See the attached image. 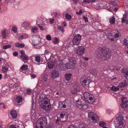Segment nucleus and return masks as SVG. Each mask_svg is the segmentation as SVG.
Returning a JSON list of instances; mask_svg holds the SVG:
<instances>
[{"mask_svg": "<svg viewBox=\"0 0 128 128\" xmlns=\"http://www.w3.org/2000/svg\"><path fill=\"white\" fill-rule=\"evenodd\" d=\"M9 128H16V126L14 125H13V124H11L10 125Z\"/></svg>", "mask_w": 128, "mask_h": 128, "instance_id": "13d9d810", "label": "nucleus"}, {"mask_svg": "<svg viewBox=\"0 0 128 128\" xmlns=\"http://www.w3.org/2000/svg\"><path fill=\"white\" fill-rule=\"evenodd\" d=\"M19 53L21 55V59L22 61H24L25 60H28V56L26 54L24 50H20L19 51Z\"/></svg>", "mask_w": 128, "mask_h": 128, "instance_id": "ddd939ff", "label": "nucleus"}, {"mask_svg": "<svg viewBox=\"0 0 128 128\" xmlns=\"http://www.w3.org/2000/svg\"><path fill=\"white\" fill-rule=\"evenodd\" d=\"M120 36L119 34L116 30H114L110 31L109 33L108 36L112 41H116L115 38H118Z\"/></svg>", "mask_w": 128, "mask_h": 128, "instance_id": "423d86ee", "label": "nucleus"}, {"mask_svg": "<svg viewBox=\"0 0 128 128\" xmlns=\"http://www.w3.org/2000/svg\"><path fill=\"white\" fill-rule=\"evenodd\" d=\"M22 100V98L20 96H17L16 97V100L17 102L19 103L21 102Z\"/></svg>", "mask_w": 128, "mask_h": 128, "instance_id": "4c0bfd02", "label": "nucleus"}, {"mask_svg": "<svg viewBox=\"0 0 128 128\" xmlns=\"http://www.w3.org/2000/svg\"><path fill=\"white\" fill-rule=\"evenodd\" d=\"M126 85L127 83L126 81H122L118 84L119 88L124 87V86H126Z\"/></svg>", "mask_w": 128, "mask_h": 128, "instance_id": "b1692460", "label": "nucleus"}, {"mask_svg": "<svg viewBox=\"0 0 128 128\" xmlns=\"http://www.w3.org/2000/svg\"><path fill=\"white\" fill-rule=\"evenodd\" d=\"M112 109H108L106 110V113L108 114H111V113H112Z\"/></svg>", "mask_w": 128, "mask_h": 128, "instance_id": "09e8293b", "label": "nucleus"}, {"mask_svg": "<svg viewBox=\"0 0 128 128\" xmlns=\"http://www.w3.org/2000/svg\"><path fill=\"white\" fill-rule=\"evenodd\" d=\"M99 121V118L98 115L96 114H94L92 122L94 123H96Z\"/></svg>", "mask_w": 128, "mask_h": 128, "instance_id": "412c9836", "label": "nucleus"}, {"mask_svg": "<svg viewBox=\"0 0 128 128\" xmlns=\"http://www.w3.org/2000/svg\"><path fill=\"white\" fill-rule=\"evenodd\" d=\"M83 2L85 3H90V2L88 0H83Z\"/></svg>", "mask_w": 128, "mask_h": 128, "instance_id": "680f3d73", "label": "nucleus"}, {"mask_svg": "<svg viewBox=\"0 0 128 128\" xmlns=\"http://www.w3.org/2000/svg\"><path fill=\"white\" fill-rule=\"evenodd\" d=\"M25 35H26V34H24L23 35H20L18 38V40H20V39H23L24 37V36H25ZM26 35L27 36V37H28V35Z\"/></svg>", "mask_w": 128, "mask_h": 128, "instance_id": "de8ad7c7", "label": "nucleus"}, {"mask_svg": "<svg viewBox=\"0 0 128 128\" xmlns=\"http://www.w3.org/2000/svg\"><path fill=\"white\" fill-rule=\"evenodd\" d=\"M46 40H51L52 39L51 36L50 35H48L46 36Z\"/></svg>", "mask_w": 128, "mask_h": 128, "instance_id": "3c124183", "label": "nucleus"}, {"mask_svg": "<svg viewBox=\"0 0 128 128\" xmlns=\"http://www.w3.org/2000/svg\"><path fill=\"white\" fill-rule=\"evenodd\" d=\"M35 61L38 62H40V56H36L35 57Z\"/></svg>", "mask_w": 128, "mask_h": 128, "instance_id": "a18cd8bd", "label": "nucleus"}, {"mask_svg": "<svg viewBox=\"0 0 128 128\" xmlns=\"http://www.w3.org/2000/svg\"><path fill=\"white\" fill-rule=\"evenodd\" d=\"M76 105L80 110H85L88 107V102L84 99H79L76 101Z\"/></svg>", "mask_w": 128, "mask_h": 128, "instance_id": "7ed1b4c3", "label": "nucleus"}, {"mask_svg": "<svg viewBox=\"0 0 128 128\" xmlns=\"http://www.w3.org/2000/svg\"><path fill=\"white\" fill-rule=\"evenodd\" d=\"M99 124L100 126H102V128L103 127H104V126H106V124H107L105 122H100L99 123Z\"/></svg>", "mask_w": 128, "mask_h": 128, "instance_id": "72a5a7b5", "label": "nucleus"}, {"mask_svg": "<svg viewBox=\"0 0 128 128\" xmlns=\"http://www.w3.org/2000/svg\"><path fill=\"white\" fill-rule=\"evenodd\" d=\"M80 81L84 87H88L90 83V78L88 77L84 79H81Z\"/></svg>", "mask_w": 128, "mask_h": 128, "instance_id": "9b49d317", "label": "nucleus"}, {"mask_svg": "<svg viewBox=\"0 0 128 128\" xmlns=\"http://www.w3.org/2000/svg\"><path fill=\"white\" fill-rule=\"evenodd\" d=\"M123 43L124 44L128 47V40L126 39H124L123 40Z\"/></svg>", "mask_w": 128, "mask_h": 128, "instance_id": "37998d69", "label": "nucleus"}, {"mask_svg": "<svg viewBox=\"0 0 128 128\" xmlns=\"http://www.w3.org/2000/svg\"><path fill=\"white\" fill-rule=\"evenodd\" d=\"M82 9H80L79 10V12H76V14H82Z\"/></svg>", "mask_w": 128, "mask_h": 128, "instance_id": "bf43d9fd", "label": "nucleus"}, {"mask_svg": "<svg viewBox=\"0 0 128 128\" xmlns=\"http://www.w3.org/2000/svg\"><path fill=\"white\" fill-rule=\"evenodd\" d=\"M69 62L67 64V68L70 69H73L74 68V66L76 63V59L74 58L70 57L68 58Z\"/></svg>", "mask_w": 128, "mask_h": 128, "instance_id": "1a4fd4ad", "label": "nucleus"}, {"mask_svg": "<svg viewBox=\"0 0 128 128\" xmlns=\"http://www.w3.org/2000/svg\"><path fill=\"white\" fill-rule=\"evenodd\" d=\"M6 106L5 105H4L3 104L0 103V108H6Z\"/></svg>", "mask_w": 128, "mask_h": 128, "instance_id": "864d4df0", "label": "nucleus"}, {"mask_svg": "<svg viewBox=\"0 0 128 128\" xmlns=\"http://www.w3.org/2000/svg\"><path fill=\"white\" fill-rule=\"evenodd\" d=\"M121 71L124 76L128 80V70L124 68L122 69Z\"/></svg>", "mask_w": 128, "mask_h": 128, "instance_id": "6ab92c4d", "label": "nucleus"}, {"mask_svg": "<svg viewBox=\"0 0 128 128\" xmlns=\"http://www.w3.org/2000/svg\"><path fill=\"white\" fill-rule=\"evenodd\" d=\"M94 113L92 112H90L88 113V117L89 119H91L93 121Z\"/></svg>", "mask_w": 128, "mask_h": 128, "instance_id": "393cba45", "label": "nucleus"}, {"mask_svg": "<svg viewBox=\"0 0 128 128\" xmlns=\"http://www.w3.org/2000/svg\"><path fill=\"white\" fill-rule=\"evenodd\" d=\"M46 120L47 119L46 118H41L37 121V124L39 125L40 127L41 128H43L44 126L46 124H47Z\"/></svg>", "mask_w": 128, "mask_h": 128, "instance_id": "0eeeda50", "label": "nucleus"}, {"mask_svg": "<svg viewBox=\"0 0 128 128\" xmlns=\"http://www.w3.org/2000/svg\"><path fill=\"white\" fill-rule=\"evenodd\" d=\"M16 84L14 82H11L9 84V86L10 89H14V90H19L20 88L19 86L17 87H16Z\"/></svg>", "mask_w": 128, "mask_h": 128, "instance_id": "dca6fc26", "label": "nucleus"}, {"mask_svg": "<svg viewBox=\"0 0 128 128\" xmlns=\"http://www.w3.org/2000/svg\"><path fill=\"white\" fill-rule=\"evenodd\" d=\"M58 28L59 30H61L62 32H64V30L63 28L61 26H58Z\"/></svg>", "mask_w": 128, "mask_h": 128, "instance_id": "6e6d98bb", "label": "nucleus"}, {"mask_svg": "<svg viewBox=\"0 0 128 128\" xmlns=\"http://www.w3.org/2000/svg\"><path fill=\"white\" fill-rule=\"evenodd\" d=\"M31 91L30 90H28L26 92V94H30L31 92Z\"/></svg>", "mask_w": 128, "mask_h": 128, "instance_id": "e2e57ef3", "label": "nucleus"}, {"mask_svg": "<svg viewBox=\"0 0 128 128\" xmlns=\"http://www.w3.org/2000/svg\"><path fill=\"white\" fill-rule=\"evenodd\" d=\"M85 51V48L82 46L78 47L76 50V54L80 56L82 55Z\"/></svg>", "mask_w": 128, "mask_h": 128, "instance_id": "4468645a", "label": "nucleus"}, {"mask_svg": "<svg viewBox=\"0 0 128 128\" xmlns=\"http://www.w3.org/2000/svg\"><path fill=\"white\" fill-rule=\"evenodd\" d=\"M14 56H16L18 55V53L17 52H14L13 54Z\"/></svg>", "mask_w": 128, "mask_h": 128, "instance_id": "69168bd1", "label": "nucleus"}, {"mask_svg": "<svg viewBox=\"0 0 128 128\" xmlns=\"http://www.w3.org/2000/svg\"><path fill=\"white\" fill-rule=\"evenodd\" d=\"M89 0L90 2V3L94 2L96 1V0Z\"/></svg>", "mask_w": 128, "mask_h": 128, "instance_id": "774afa93", "label": "nucleus"}, {"mask_svg": "<svg viewBox=\"0 0 128 128\" xmlns=\"http://www.w3.org/2000/svg\"><path fill=\"white\" fill-rule=\"evenodd\" d=\"M110 4H112L113 5H116V3L114 1H110L109 2Z\"/></svg>", "mask_w": 128, "mask_h": 128, "instance_id": "5fc2aeb1", "label": "nucleus"}, {"mask_svg": "<svg viewBox=\"0 0 128 128\" xmlns=\"http://www.w3.org/2000/svg\"><path fill=\"white\" fill-rule=\"evenodd\" d=\"M8 66L9 68H10V70H12L14 69L13 65L10 64H8Z\"/></svg>", "mask_w": 128, "mask_h": 128, "instance_id": "49530a36", "label": "nucleus"}, {"mask_svg": "<svg viewBox=\"0 0 128 128\" xmlns=\"http://www.w3.org/2000/svg\"><path fill=\"white\" fill-rule=\"evenodd\" d=\"M63 108H65L66 110H69L71 108L72 103L69 100H65L62 104Z\"/></svg>", "mask_w": 128, "mask_h": 128, "instance_id": "6e6552de", "label": "nucleus"}, {"mask_svg": "<svg viewBox=\"0 0 128 128\" xmlns=\"http://www.w3.org/2000/svg\"><path fill=\"white\" fill-rule=\"evenodd\" d=\"M15 45L17 47H23L24 46V44L18 43V42H16V43Z\"/></svg>", "mask_w": 128, "mask_h": 128, "instance_id": "79ce46f5", "label": "nucleus"}, {"mask_svg": "<svg viewBox=\"0 0 128 128\" xmlns=\"http://www.w3.org/2000/svg\"><path fill=\"white\" fill-rule=\"evenodd\" d=\"M70 91L72 94H77L80 91V90L79 87L77 86H76V85H74L71 88L70 90Z\"/></svg>", "mask_w": 128, "mask_h": 128, "instance_id": "f8f14e48", "label": "nucleus"}, {"mask_svg": "<svg viewBox=\"0 0 128 128\" xmlns=\"http://www.w3.org/2000/svg\"><path fill=\"white\" fill-rule=\"evenodd\" d=\"M31 114L33 115H34V112H35V111L33 109H32L31 110Z\"/></svg>", "mask_w": 128, "mask_h": 128, "instance_id": "052dcab7", "label": "nucleus"}, {"mask_svg": "<svg viewBox=\"0 0 128 128\" xmlns=\"http://www.w3.org/2000/svg\"><path fill=\"white\" fill-rule=\"evenodd\" d=\"M39 102L41 108L46 110H49L51 108V105L50 103V100L47 98H39Z\"/></svg>", "mask_w": 128, "mask_h": 128, "instance_id": "f257e3e1", "label": "nucleus"}, {"mask_svg": "<svg viewBox=\"0 0 128 128\" xmlns=\"http://www.w3.org/2000/svg\"><path fill=\"white\" fill-rule=\"evenodd\" d=\"M115 22V18L114 16H112L110 18V22L111 24H114Z\"/></svg>", "mask_w": 128, "mask_h": 128, "instance_id": "c9c22d12", "label": "nucleus"}, {"mask_svg": "<svg viewBox=\"0 0 128 128\" xmlns=\"http://www.w3.org/2000/svg\"><path fill=\"white\" fill-rule=\"evenodd\" d=\"M82 125L80 124V125L78 127L77 126H74L73 125H70L68 128H86L85 126H82Z\"/></svg>", "mask_w": 128, "mask_h": 128, "instance_id": "c85d7f7f", "label": "nucleus"}, {"mask_svg": "<svg viewBox=\"0 0 128 128\" xmlns=\"http://www.w3.org/2000/svg\"><path fill=\"white\" fill-rule=\"evenodd\" d=\"M52 42L54 44H58L59 42V40L57 37L53 38L52 39Z\"/></svg>", "mask_w": 128, "mask_h": 128, "instance_id": "c756f323", "label": "nucleus"}, {"mask_svg": "<svg viewBox=\"0 0 128 128\" xmlns=\"http://www.w3.org/2000/svg\"><path fill=\"white\" fill-rule=\"evenodd\" d=\"M30 25L28 22H24L21 25V28L23 27L25 29H28L30 28Z\"/></svg>", "mask_w": 128, "mask_h": 128, "instance_id": "aec40b11", "label": "nucleus"}, {"mask_svg": "<svg viewBox=\"0 0 128 128\" xmlns=\"http://www.w3.org/2000/svg\"><path fill=\"white\" fill-rule=\"evenodd\" d=\"M83 96L84 98L87 100L86 101L88 102V103H92L95 101V98L94 96L89 92H84L83 94Z\"/></svg>", "mask_w": 128, "mask_h": 128, "instance_id": "39448f33", "label": "nucleus"}, {"mask_svg": "<svg viewBox=\"0 0 128 128\" xmlns=\"http://www.w3.org/2000/svg\"><path fill=\"white\" fill-rule=\"evenodd\" d=\"M41 20L43 25H45V26H47L48 22L46 18L44 17H41Z\"/></svg>", "mask_w": 128, "mask_h": 128, "instance_id": "4be33fe9", "label": "nucleus"}, {"mask_svg": "<svg viewBox=\"0 0 128 128\" xmlns=\"http://www.w3.org/2000/svg\"><path fill=\"white\" fill-rule=\"evenodd\" d=\"M72 74H65V79L67 81H69L71 78Z\"/></svg>", "mask_w": 128, "mask_h": 128, "instance_id": "cd10ccee", "label": "nucleus"}, {"mask_svg": "<svg viewBox=\"0 0 128 128\" xmlns=\"http://www.w3.org/2000/svg\"><path fill=\"white\" fill-rule=\"evenodd\" d=\"M82 17L83 19L84 20L85 22H88V19L87 17L85 16H83Z\"/></svg>", "mask_w": 128, "mask_h": 128, "instance_id": "4d7b16f0", "label": "nucleus"}, {"mask_svg": "<svg viewBox=\"0 0 128 128\" xmlns=\"http://www.w3.org/2000/svg\"><path fill=\"white\" fill-rule=\"evenodd\" d=\"M48 76L46 74H44L41 78V81L42 82H46L47 80V77Z\"/></svg>", "mask_w": 128, "mask_h": 128, "instance_id": "bb28decb", "label": "nucleus"}, {"mask_svg": "<svg viewBox=\"0 0 128 128\" xmlns=\"http://www.w3.org/2000/svg\"><path fill=\"white\" fill-rule=\"evenodd\" d=\"M31 76L33 78H34L36 77V75L35 74H32L31 75Z\"/></svg>", "mask_w": 128, "mask_h": 128, "instance_id": "338daca9", "label": "nucleus"}, {"mask_svg": "<svg viewBox=\"0 0 128 128\" xmlns=\"http://www.w3.org/2000/svg\"><path fill=\"white\" fill-rule=\"evenodd\" d=\"M10 114L13 118H16L17 116V113L15 110H12L10 112Z\"/></svg>", "mask_w": 128, "mask_h": 128, "instance_id": "5701e85b", "label": "nucleus"}, {"mask_svg": "<svg viewBox=\"0 0 128 128\" xmlns=\"http://www.w3.org/2000/svg\"><path fill=\"white\" fill-rule=\"evenodd\" d=\"M1 69L4 72H7L8 71V69L6 66H3Z\"/></svg>", "mask_w": 128, "mask_h": 128, "instance_id": "f704fd0d", "label": "nucleus"}, {"mask_svg": "<svg viewBox=\"0 0 128 128\" xmlns=\"http://www.w3.org/2000/svg\"><path fill=\"white\" fill-rule=\"evenodd\" d=\"M54 65V62H50L48 63V66L49 68H52Z\"/></svg>", "mask_w": 128, "mask_h": 128, "instance_id": "58836bf2", "label": "nucleus"}, {"mask_svg": "<svg viewBox=\"0 0 128 128\" xmlns=\"http://www.w3.org/2000/svg\"><path fill=\"white\" fill-rule=\"evenodd\" d=\"M28 68V66L26 64H23L20 68V70L21 71L22 70H26Z\"/></svg>", "mask_w": 128, "mask_h": 128, "instance_id": "2f4dec72", "label": "nucleus"}, {"mask_svg": "<svg viewBox=\"0 0 128 128\" xmlns=\"http://www.w3.org/2000/svg\"><path fill=\"white\" fill-rule=\"evenodd\" d=\"M59 115L60 117L61 118L64 119V120L63 121V122H64L67 119V113L66 112H62L60 113L58 115Z\"/></svg>", "mask_w": 128, "mask_h": 128, "instance_id": "2eb2a0df", "label": "nucleus"}, {"mask_svg": "<svg viewBox=\"0 0 128 128\" xmlns=\"http://www.w3.org/2000/svg\"><path fill=\"white\" fill-rule=\"evenodd\" d=\"M6 30L3 29L1 31V34L3 38H6Z\"/></svg>", "mask_w": 128, "mask_h": 128, "instance_id": "a878e982", "label": "nucleus"}, {"mask_svg": "<svg viewBox=\"0 0 128 128\" xmlns=\"http://www.w3.org/2000/svg\"><path fill=\"white\" fill-rule=\"evenodd\" d=\"M6 90H2L1 91V93L2 96H4V95H5L6 94Z\"/></svg>", "mask_w": 128, "mask_h": 128, "instance_id": "8fccbe9b", "label": "nucleus"}, {"mask_svg": "<svg viewBox=\"0 0 128 128\" xmlns=\"http://www.w3.org/2000/svg\"><path fill=\"white\" fill-rule=\"evenodd\" d=\"M81 36L78 34L76 35L72 40V43L73 44L78 45L80 43L81 40Z\"/></svg>", "mask_w": 128, "mask_h": 128, "instance_id": "9d476101", "label": "nucleus"}, {"mask_svg": "<svg viewBox=\"0 0 128 128\" xmlns=\"http://www.w3.org/2000/svg\"><path fill=\"white\" fill-rule=\"evenodd\" d=\"M125 98H126L124 97V96H122L121 98V100H122V102L124 101Z\"/></svg>", "mask_w": 128, "mask_h": 128, "instance_id": "0e129e2a", "label": "nucleus"}, {"mask_svg": "<svg viewBox=\"0 0 128 128\" xmlns=\"http://www.w3.org/2000/svg\"><path fill=\"white\" fill-rule=\"evenodd\" d=\"M122 22H124L126 24H128V21L127 20H126L125 19H122Z\"/></svg>", "mask_w": 128, "mask_h": 128, "instance_id": "603ef678", "label": "nucleus"}, {"mask_svg": "<svg viewBox=\"0 0 128 128\" xmlns=\"http://www.w3.org/2000/svg\"><path fill=\"white\" fill-rule=\"evenodd\" d=\"M72 16L68 14H66L65 15V17L67 20H70L72 18Z\"/></svg>", "mask_w": 128, "mask_h": 128, "instance_id": "a19ab883", "label": "nucleus"}, {"mask_svg": "<svg viewBox=\"0 0 128 128\" xmlns=\"http://www.w3.org/2000/svg\"><path fill=\"white\" fill-rule=\"evenodd\" d=\"M120 106L122 108L128 109V100H126L122 102Z\"/></svg>", "mask_w": 128, "mask_h": 128, "instance_id": "a211bd4d", "label": "nucleus"}, {"mask_svg": "<svg viewBox=\"0 0 128 128\" xmlns=\"http://www.w3.org/2000/svg\"><path fill=\"white\" fill-rule=\"evenodd\" d=\"M18 28L16 26H14L12 28V30L14 32V33H16L18 32Z\"/></svg>", "mask_w": 128, "mask_h": 128, "instance_id": "e433bc0d", "label": "nucleus"}, {"mask_svg": "<svg viewBox=\"0 0 128 128\" xmlns=\"http://www.w3.org/2000/svg\"><path fill=\"white\" fill-rule=\"evenodd\" d=\"M38 30V28L37 27H33L32 28L31 32L32 33H36Z\"/></svg>", "mask_w": 128, "mask_h": 128, "instance_id": "473e14b6", "label": "nucleus"}, {"mask_svg": "<svg viewBox=\"0 0 128 128\" xmlns=\"http://www.w3.org/2000/svg\"><path fill=\"white\" fill-rule=\"evenodd\" d=\"M12 47V46L10 44H9L7 45H4L3 46L2 48L4 49H7L8 48H10Z\"/></svg>", "mask_w": 128, "mask_h": 128, "instance_id": "ea45409f", "label": "nucleus"}, {"mask_svg": "<svg viewBox=\"0 0 128 128\" xmlns=\"http://www.w3.org/2000/svg\"><path fill=\"white\" fill-rule=\"evenodd\" d=\"M110 90L113 91H115L119 90L120 88H119V85L116 87V86H112V87L110 88Z\"/></svg>", "mask_w": 128, "mask_h": 128, "instance_id": "7c9ffc66", "label": "nucleus"}, {"mask_svg": "<svg viewBox=\"0 0 128 128\" xmlns=\"http://www.w3.org/2000/svg\"><path fill=\"white\" fill-rule=\"evenodd\" d=\"M36 24H38V27L40 28V29L41 30H44V29L43 27L40 26L39 22H38V21H37L36 22Z\"/></svg>", "mask_w": 128, "mask_h": 128, "instance_id": "c03bdc74", "label": "nucleus"}, {"mask_svg": "<svg viewBox=\"0 0 128 128\" xmlns=\"http://www.w3.org/2000/svg\"><path fill=\"white\" fill-rule=\"evenodd\" d=\"M110 53L106 49L102 50L98 55V59L107 60L110 58Z\"/></svg>", "mask_w": 128, "mask_h": 128, "instance_id": "20e7f679", "label": "nucleus"}, {"mask_svg": "<svg viewBox=\"0 0 128 128\" xmlns=\"http://www.w3.org/2000/svg\"><path fill=\"white\" fill-rule=\"evenodd\" d=\"M51 76L53 78L58 77L59 76V74L58 71L56 70H53L51 72Z\"/></svg>", "mask_w": 128, "mask_h": 128, "instance_id": "f3484780", "label": "nucleus"}, {"mask_svg": "<svg viewBox=\"0 0 128 128\" xmlns=\"http://www.w3.org/2000/svg\"><path fill=\"white\" fill-rule=\"evenodd\" d=\"M124 118L123 115H118V116L116 118V123L115 125V128H124L126 123Z\"/></svg>", "mask_w": 128, "mask_h": 128, "instance_id": "f03ea898", "label": "nucleus"}]
</instances>
